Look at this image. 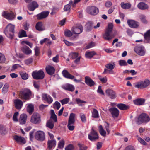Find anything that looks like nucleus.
I'll return each instance as SVG.
<instances>
[{
    "label": "nucleus",
    "mask_w": 150,
    "mask_h": 150,
    "mask_svg": "<svg viewBox=\"0 0 150 150\" xmlns=\"http://www.w3.org/2000/svg\"><path fill=\"white\" fill-rule=\"evenodd\" d=\"M14 28V25L9 24L4 30V32L6 35L10 39H12L13 38Z\"/></svg>",
    "instance_id": "1"
},
{
    "label": "nucleus",
    "mask_w": 150,
    "mask_h": 150,
    "mask_svg": "<svg viewBox=\"0 0 150 150\" xmlns=\"http://www.w3.org/2000/svg\"><path fill=\"white\" fill-rule=\"evenodd\" d=\"M31 94V92L30 90L25 89L20 92L19 96L22 99L26 100L29 98Z\"/></svg>",
    "instance_id": "2"
},
{
    "label": "nucleus",
    "mask_w": 150,
    "mask_h": 150,
    "mask_svg": "<svg viewBox=\"0 0 150 150\" xmlns=\"http://www.w3.org/2000/svg\"><path fill=\"white\" fill-rule=\"evenodd\" d=\"M150 120V118L146 113H142L138 118L137 123L138 124H141L143 123H147Z\"/></svg>",
    "instance_id": "3"
},
{
    "label": "nucleus",
    "mask_w": 150,
    "mask_h": 150,
    "mask_svg": "<svg viewBox=\"0 0 150 150\" xmlns=\"http://www.w3.org/2000/svg\"><path fill=\"white\" fill-rule=\"evenodd\" d=\"M33 78L35 79H42L45 77V74L42 70L35 71L32 73Z\"/></svg>",
    "instance_id": "4"
},
{
    "label": "nucleus",
    "mask_w": 150,
    "mask_h": 150,
    "mask_svg": "<svg viewBox=\"0 0 150 150\" xmlns=\"http://www.w3.org/2000/svg\"><path fill=\"white\" fill-rule=\"evenodd\" d=\"M30 122L34 124H38L41 122V116L39 114L35 112L31 116Z\"/></svg>",
    "instance_id": "5"
},
{
    "label": "nucleus",
    "mask_w": 150,
    "mask_h": 150,
    "mask_svg": "<svg viewBox=\"0 0 150 150\" xmlns=\"http://www.w3.org/2000/svg\"><path fill=\"white\" fill-rule=\"evenodd\" d=\"M150 84L149 80H145L144 81H142L137 83L135 86V87L140 89H143L146 87Z\"/></svg>",
    "instance_id": "6"
},
{
    "label": "nucleus",
    "mask_w": 150,
    "mask_h": 150,
    "mask_svg": "<svg viewBox=\"0 0 150 150\" xmlns=\"http://www.w3.org/2000/svg\"><path fill=\"white\" fill-rule=\"evenodd\" d=\"M115 66V64L114 63L112 64L109 63L105 65L106 67L108 69H105L104 73H109L110 74H114L115 73L113 70Z\"/></svg>",
    "instance_id": "7"
},
{
    "label": "nucleus",
    "mask_w": 150,
    "mask_h": 150,
    "mask_svg": "<svg viewBox=\"0 0 150 150\" xmlns=\"http://www.w3.org/2000/svg\"><path fill=\"white\" fill-rule=\"evenodd\" d=\"M35 137L37 140L43 141L45 139V134L41 131H38L36 132L35 134Z\"/></svg>",
    "instance_id": "8"
},
{
    "label": "nucleus",
    "mask_w": 150,
    "mask_h": 150,
    "mask_svg": "<svg viewBox=\"0 0 150 150\" xmlns=\"http://www.w3.org/2000/svg\"><path fill=\"white\" fill-rule=\"evenodd\" d=\"M89 139L91 141H95L99 138L97 133L92 128L90 133L88 135Z\"/></svg>",
    "instance_id": "9"
},
{
    "label": "nucleus",
    "mask_w": 150,
    "mask_h": 150,
    "mask_svg": "<svg viewBox=\"0 0 150 150\" xmlns=\"http://www.w3.org/2000/svg\"><path fill=\"white\" fill-rule=\"evenodd\" d=\"M72 32L75 34H79L81 33L83 30V27L80 24H76L72 29Z\"/></svg>",
    "instance_id": "10"
},
{
    "label": "nucleus",
    "mask_w": 150,
    "mask_h": 150,
    "mask_svg": "<svg viewBox=\"0 0 150 150\" xmlns=\"http://www.w3.org/2000/svg\"><path fill=\"white\" fill-rule=\"evenodd\" d=\"M87 11L88 13L92 15H96L99 12L98 9L93 6L88 7L87 8Z\"/></svg>",
    "instance_id": "11"
},
{
    "label": "nucleus",
    "mask_w": 150,
    "mask_h": 150,
    "mask_svg": "<svg viewBox=\"0 0 150 150\" xmlns=\"http://www.w3.org/2000/svg\"><path fill=\"white\" fill-rule=\"evenodd\" d=\"M134 50L136 53L140 56H144L145 54V51L143 47L141 46H136L134 48Z\"/></svg>",
    "instance_id": "12"
},
{
    "label": "nucleus",
    "mask_w": 150,
    "mask_h": 150,
    "mask_svg": "<svg viewBox=\"0 0 150 150\" xmlns=\"http://www.w3.org/2000/svg\"><path fill=\"white\" fill-rule=\"evenodd\" d=\"M2 16L4 18L9 20H12L15 18V15L13 13H8L6 11H4L2 13Z\"/></svg>",
    "instance_id": "13"
},
{
    "label": "nucleus",
    "mask_w": 150,
    "mask_h": 150,
    "mask_svg": "<svg viewBox=\"0 0 150 150\" xmlns=\"http://www.w3.org/2000/svg\"><path fill=\"white\" fill-rule=\"evenodd\" d=\"M113 27V24L111 23L108 24V27L105 30V35L104 37L105 39L112 32Z\"/></svg>",
    "instance_id": "14"
},
{
    "label": "nucleus",
    "mask_w": 150,
    "mask_h": 150,
    "mask_svg": "<svg viewBox=\"0 0 150 150\" xmlns=\"http://www.w3.org/2000/svg\"><path fill=\"white\" fill-rule=\"evenodd\" d=\"M109 110L113 117L116 118L118 116L119 112L117 108L112 107L110 108Z\"/></svg>",
    "instance_id": "15"
},
{
    "label": "nucleus",
    "mask_w": 150,
    "mask_h": 150,
    "mask_svg": "<svg viewBox=\"0 0 150 150\" xmlns=\"http://www.w3.org/2000/svg\"><path fill=\"white\" fill-rule=\"evenodd\" d=\"M49 13L48 11H44L36 15L38 19L41 20L47 17Z\"/></svg>",
    "instance_id": "16"
},
{
    "label": "nucleus",
    "mask_w": 150,
    "mask_h": 150,
    "mask_svg": "<svg viewBox=\"0 0 150 150\" xmlns=\"http://www.w3.org/2000/svg\"><path fill=\"white\" fill-rule=\"evenodd\" d=\"M105 94L112 99L115 98L116 97L115 92L112 89L108 88L105 91Z\"/></svg>",
    "instance_id": "17"
},
{
    "label": "nucleus",
    "mask_w": 150,
    "mask_h": 150,
    "mask_svg": "<svg viewBox=\"0 0 150 150\" xmlns=\"http://www.w3.org/2000/svg\"><path fill=\"white\" fill-rule=\"evenodd\" d=\"M127 23L130 27L134 28L138 27L139 24V22L133 20H128Z\"/></svg>",
    "instance_id": "18"
},
{
    "label": "nucleus",
    "mask_w": 150,
    "mask_h": 150,
    "mask_svg": "<svg viewBox=\"0 0 150 150\" xmlns=\"http://www.w3.org/2000/svg\"><path fill=\"white\" fill-rule=\"evenodd\" d=\"M39 5L37 2L33 1L30 3L28 6V8L30 11H33L35 9L38 7Z\"/></svg>",
    "instance_id": "19"
},
{
    "label": "nucleus",
    "mask_w": 150,
    "mask_h": 150,
    "mask_svg": "<svg viewBox=\"0 0 150 150\" xmlns=\"http://www.w3.org/2000/svg\"><path fill=\"white\" fill-rule=\"evenodd\" d=\"M63 89L68 90L69 91L73 92L75 89V87L74 86L70 84H67L62 87Z\"/></svg>",
    "instance_id": "20"
},
{
    "label": "nucleus",
    "mask_w": 150,
    "mask_h": 150,
    "mask_svg": "<svg viewBox=\"0 0 150 150\" xmlns=\"http://www.w3.org/2000/svg\"><path fill=\"white\" fill-rule=\"evenodd\" d=\"M62 74L64 77L67 79H73L75 78L74 76L71 75L66 70H63L62 71Z\"/></svg>",
    "instance_id": "21"
},
{
    "label": "nucleus",
    "mask_w": 150,
    "mask_h": 150,
    "mask_svg": "<svg viewBox=\"0 0 150 150\" xmlns=\"http://www.w3.org/2000/svg\"><path fill=\"white\" fill-rule=\"evenodd\" d=\"M16 108L18 109H20L23 105V102L21 100L19 99H16L14 101Z\"/></svg>",
    "instance_id": "22"
},
{
    "label": "nucleus",
    "mask_w": 150,
    "mask_h": 150,
    "mask_svg": "<svg viewBox=\"0 0 150 150\" xmlns=\"http://www.w3.org/2000/svg\"><path fill=\"white\" fill-rule=\"evenodd\" d=\"M45 69L49 75H52L54 73L55 69L52 66H48L46 67Z\"/></svg>",
    "instance_id": "23"
},
{
    "label": "nucleus",
    "mask_w": 150,
    "mask_h": 150,
    "mask_svg": "<svg viewBox=\"0 0 150 150\" xmlns=\"http://www.w3.org/2000/svg\"><path fill=\"white\" fill-rule=\"evenodd\" d=\"M27 118V115L25 114H22L20 115L19 119V122L21 124H25Z\"/></svg>",
    "instance_id": "24"
},
{
    "label": "nucleus",
    "mask_w": 150,
    "mask_h": 150,
    "mask_svg": "<svg viewBox=\"0 0 150 150\" xmlns=\"http://www.w3.org/2000/svg\"><path fill=\"white\" fill-rule=\"evenodd\" d=\"M14 139L18 143L24 144L25 143V139L21 136H15L14 137Z\"/></svg>",
    "instance_id": "25"
},
{
    "label": "nucleus",
    "mask_w": 150,
    "mask_h": 150,
    "mask_svg": "<svg viewBox=\"0 0 150 150\" xmlns=\"http://www.w3.org/2000/svg\"><path fill=\"white\" fill-rule=\"evenodd\" d=\"M22 52L26 55H29L32 53L31 50L27 46H24L21 48Z\"/></svg>",
    "instance_id": "26"
},
{
    "label": "nucleus",
    "mask_w": 150,
    "mask_h": 150,
    "mask_svg": "<svg viewBox=\"0 0 150 150\" xmlns=\"http://www.w3.org/2000/svg\"><path fill=\"white\" fill-rule=\"evenodd\" d=\"M36 30L39 31H42L45 29L42 22H39L37 23L35 26Z\"/></svg>",
    "instance_id": "27"
},
{
    "label": "nucleus",
    "mask_w": 150,
    "mask_h": 150,
    "mask_svg": "<svg viewBox=\"0 0 150 150\" xmlns=\"http://www.w3.org/2000/svg\"><path fill=\"white\" fill-rule=\"evenodd\" d=\"M85 82L90 86H92L94 85V82L89 77L86 76L85 77Z\"/></svg>",
    "instance_id": "28"
},
{
    "label": "nucleus",
    "mask_w": 150,
    "mask_h": 150,
    "mask_svg": "<svg viewBox=\"0 0 150 150\" xmlns=\"http://www.w3.org/2000/svg\"><path fill=\"white\" fill-rule=\"evenodd\" d=\"M137 7L139 9L141 10L147 9L149 8V6L147 4L142 2L139 3L137 5Z\"/></svg>",
    "instance_id": "29"
},
{
    "label": "nucleus",
    "mask_w": 150,
    "mask_h": 150,
    "mask_svg": "<svg viewBox=\"0 0 150 150\" xmlns=\"http://www.w3.org/2000/svg\"><path fill=\"white\" fill-rule=\"evenodd\" d=\"M75 114L73 113H71L69 116L68 124H74L75 121Z\"/></svg>",
    "instance_id": "30"
},
{
    "label": "nucleus",
    "mask_w": 150,
    "mask_h": 150,
    "mask_svg": "<svg viewBox=\"0 0 150 150\" xmlns=\"http://www.w3.org/2000/svg\"><path fill=\"white\" fill-rule=\"evenodd\" d=\"M145 100L142 98H137L133 100V102L134 104L137 105H143Z\"/></svg>",
    "instance_id": "31"
},
{
    "label": "nucleus",
    "mask_w": 150,
    "mask_h": 150,
    "mask_svg": "<svg viewBox=\"0 0 150 150\" xmlns=\"http://www.w3.org/2000/svg\"><path fill=\"white\" fill-rule=\"evenodd\" d=\"M56 144V141L55 140H49L48 141V148L51 149Z\"/></svg>",
    "instance_id": "32"
},
{
    "label": "nucleus",
    "mask_w": 150,
    "mask_h": 150,
    "mask_svg": "<svg viewBox=\"0 0 150 150\" xmlns=\"http://www.w3.org/2000/svg\"><path fill=\"white\" fill-rule=\"evenodd\" d=\"M117 35L118 33L117 31L116 30L114 31L113 33L112 34H111V33H110L109 35V36L106 38L105 40L108 41H110L115 37V36Z\"/></svg>",
    "instance_id": "33"
},
{
    "label": "nucleus",
    "mask_w": 150,
    "mask_h": 150,
    "mask_svg": "<svg viewBox=\"0 0 150 150\" xmlns=\"http://www.w3.org/2000/svg\"><path fill=\"white\" fill-rule=\"evenodd\" d=\"M51 115L50 118L52 120L55 122H57V116L55 115L54 111L53 110H51L50 111Z\"/></svg>",
    "instance_id": "34"
},
{
    "label": "nucleus",
    "mask_w": 150,
    "mask_h": 150,
    "mask_svg": "<svg viewBox=\"0 0 150 150\" xmlns=\"http://www.w3.org/2000/svg\"><path fill=\"white\" fill-rule=\"evenodd\" d=\"M120 5L121 7L125 9H129L131 6V4L129 3H124V2H122L121 3Z\"/></svg>",
    "instance_id": "35"
},
{
    "label": "nucleus",
    "mask_w": 150,
    "mask_h": 150,
    "mask_svg": "<svg viewBox=\"0 0 150 150\" xmlns=\"http://www.w3.org/2000/svg\"><path fill=\"white\" fill-rule=\"evenodd\" d=\"M96 54L94 51H87L86 53L85 56L87 58H91Z\"/></svg>",
    "instance_id": "36"
},
{
    "label": "nucleus",
    "mask_w": 150,
    "mask_h": 150,
    "mask_svg": "<svg viewBox=\"0 0 150 150\" xmlns=\"http://www.w3.org/2000/svg\"><path fill=\"white\" fill-rule=\"evenodd\" d=\"M117 107L121 110H125L128 109L129 107L128 106L124 104H118L117 105Z\"/></svg>",
    "instance_id": "37"
},
{
    "label": "nucleus",
    "mask_w": 150,
    "mask_h": 150,
    "mask_svg": "<svg viewBox=\"0 0 150 150\" xmlns=\"http://www.w3.org/2000/svg\"><path fill=\"white\" fill-rule=\"evenodd\" d=\"M27 111L30 114H31L34 111L33 105L31 104H28L27 108Z\"/></svg>",
    "instance_id": "38"
},
{
    "label": "nucleus",
    "mask_w": 150,
    "mask_h": 150,
    "mask_svg": "<svg viewBox=\"0 0 150 150\" xmlns=\"http://www.w3.org/2000/svg\"><path fill=\"white\" fill-rule=\"evenodd\" d=\"M46 126L51 129H52L54 127V123L52 121L50 120L47 121L46 124Z\"/></svg>",
    "instance_id": "39"
},
{
    "label": "nucleus",
    "mask_w": 150,
    "mask_h": 150,
    "mask_svg": "<svg viewBox=\"0 0 150 150\" xmlns=\"http://www.w3.org/2000/svg\"><path fill=\"white\" fill-rule=\"evenodd\" d=\"M144 37L145 39L147 40H150V29L148 30L144 34Z\"/></svg>",
    "instance_id": "40"
},
{
    "label": "nucleus",
    "mask_w": 150,
    "mask_h": 150,
    "mask_svg": "<svg viewBox=\"0 0 150 150\" xmlns=\"http://www.w3.org/2000/svg\"><path fill=\"white\" fill-rule=\"evenodd\" d=\"M69 57L72 59H74L78 57V54L76 52L71 53L69 55Z\"/></svg>",
    "instance_id": "41"
},
{
    "label": "nucleus",
    "mask_w": 150,
    "mask_h": 150,
    "mask_svg": "<svg viewBox=\"0 0 150 150\" xmlns=\"http://www.w3.org/2000/svg\"><path fill=\"white\" fill-rule=\"evenodd\" d=\"M6 133V128L2 125H0V133L2 135H4Z\"/></svg>",
    "instance_id": "42"
},
{
    "label": "nucleus",
    "mask_w": 150,
    "mask_h": 150,
    "mask_svg": "<svg viewBox=\"0 0 150 150\" xmlns=\"http://www.w3.org/2000/svg\"><path fill=\"white\" fill-rule=\"evenodd\" d=\"M65 142L64 140H61L58 143V147L59 149L63 148Z\"/></svg>",
    "instance_id": "43"
},
{
    "label": "nucleus",
    "mask_w": 150,
    "mask_h": 150,
    "mask_svg": "<svg viewBox=\"0 0 150 150\" xmlns=\"http://www.w3.org/2000/svg\"><path fill=\"white\" fill-rule=\"evenodd\" d=\"M104 125L105 126V128L107 132V134H108L110 132V130L109 129V124L108 122H104Z\"/></svg>",
    "instance_id": "44"
},
{
    "label": "nucleus",
    "mask_w": 150,
    "mask_h": 150,
    "mask_svg": "<svg viewBox=\"0 0 150 150\" xmlns=\"http://www.w3.org/2000/svg\"><path fill=\"white\" fill-rule=\"evenodd\" d=\"M92 117L95 118L98 117V112L96 109H93L92 112Z\"/></svg>",
    "instance_id": "45"
},
{
    "label": "nucleus",
    "mask_w": 150,
    "mask_h": 150,
    "mask_svg": "<svg viewBox=\"0 0 150 150\" xmlns=\"http://www.w3.org/2000/svg\"><path fill=\"white\" fill-rule=\"evenodd\" d=\"M139 18L142 22L144 23H147V21L146 19L145 16L144 15L141 14L139 16Z\"/></svg>",
    "instance_id": "46"
},
{
    "label": "nucleus",
    "mask_w": 150,
    "mask_h": 150,
    "mask_svg": "<svg viewBox=\"0 0 150 150\" xmlns=\"http://www.w3.org/2000/svg\"><path fill=\"white\" fill-rule=\"evenodd\" d=\"M20 75L22 79L25 80L28 78V75L26 73L21 72Z\"/></svg>",
    "instance_id": "47"
},
{
    "label": "nucleus",
    "mask_w": 150,
    "mask_h": 150,
    "mask_svg": "<svg viewBox=\"0 0 150 150\" xmlns=\"http://www.w3.org/2000/svg\"><path fill=\"white\" fill-rule=\"evenodd\" d=\"M60 107V104L58 102L56 101L53 105V107L54 109L58 110Z\"/></svg>",
    "instance_id": "48"
},
{
    "label": "nucleus",
    "mask_w": 150,
    "mask_h": 150,
    "mask_svg": "<svg viewBox=\"0 0 150 150\" xmlns=\"http://www.w3.org/2000/svg\"><path fill=\"white\" fill-rule=\"evenodd\" d=\"M76 101L79 106H82V105L81 104L82 103H86V101L81 100L79 98H76Z\"/></svg>",
    "instance_id": "49"
},
{
    "label": "nucleus",
    "mask_w": 150,
    "mask_h": 150,
    "mask_svg": "<svg viewBox=\"0 0 150 150\" xmlns=\"http://www.w3.org/2000/svg\"><path fill=\"white\" fill-rule=\"evenodd\" d=\"M27 36L26 32L24 30H22L21 32L19 33V37L20 38L26 37Z\"/></svg>",
    "instance_id": "50"
},
{
    "label": "nucleus",
    "mask_w": 150,
    "mask_h": 150,
    "mask_svg": "<svg viewBox=\"0 0 150 150\" xmlns=\"http://www.w3.org/2000/svg\"><path fill=\"white\" fill-rule=\"evenodd\" d=\"M64 34L66 36L69 37L71 36L72 34L71 31L67 30L65 31Z\"/></svg>",
    "instance_id": "51"
},
{
    "label": "nucleus",
    "mask_w": 150,
    "mask_h": 150,
    "mask_svg": "<svg viewBox=\"0 0 150 150\" xmlns=\"http://www.w3.org/2000/svg\"><path fill=\"white\" fill-rule=\"evenodd\" d=\"M33 61V59L32 58H30L25 60V63L26 64L28 65L32 63Z\"/></svg>",
    "instance_id": "52"
},
{
    "label": "nucleus",
    "mask_w": 150,
    "mask_h": 150,
    "mask_svg": "<svg viewBox=\"0 0 150 150\" xmlns=\"http://www.w3.org/2000/svg\"><path fill=\"white\" fill-rule=\"evenodd\" d=\"M119 64L120 66H125L127 65V64L125 60H121L119 61Z\"/></svg>",
    "instance_id": "53"
},
{
    "label": "nucleus",
    "mask_w": 150,
    "mask_h": 150,
    "mask_svg": "<svg viewBox=\"0 0 150 150\" xmlns=\"http://www.w3.org/2000/svg\"><path fill=\"white\" fill-rule=\"evenodd\" d=\"M19 113L18 112H16L14 114L13 117V121L16 122H17L18 121V120L17 117Z\"/></svg>",
    "instance_id": "54"
},
{
    "label": "nucleus",
    "mask_w": 150,
    "mask_h": 150,
    "mask_svg": "<svg viewBox=\"0 0 150 150\" xmlns=\"http://www.w3.org/2000/svg\"><path fill=\"white\" fill-rule=\"evenodd\" d=\"M69 101V99L67 98L60 101L62 105L67 103Z\"/></svg>",
    "instance_id": "55"
},
{
    "label": "nucleus",
    "mask_w": 150,
    "mask_h": 150,
    "mask_svg": "<svg viewBox=\"0 0 150 150\" xmlns=\"http://www.w3.org/2000/svg\"><path fill=\"white\" fill-rule=\"evenodd\" d=\"M8 90V84H6L4 85L2 89L4 93H6Z\"/></svg>",
    "instance_id": "56"
},
{
    "label": "nucleus",
    "mask_w": 150,
    "mask_h": 150,
    "mask_svg": "<svg viewBox=\"0 0 150 150\" xmlns=\"http://www.w3.org/2000/svg\"><path fill=\"white\" fill-rule=\"evenodd\" d=\"M138 140L142 144L145 145L147 144L146 142L144 140L140 137L138 138Z\"/></svg>",
    "instance_id": "57"
},
{
    "label": "nucleus",
    "mask_w": 150,
    "mask_h": 150,
    "mask_svg": "<svg viewBox=\"0 0 150 150\" xmlns=\"http://www.w3.org/2000/svg\"><path fill=\"white\" fill-rule=\"evenodd\" d=\"M112 4L110 1H107L105 2V6L108 8L110 7L112 5Z\"/></svg>",
    "instance_id": "58"
},
{
    "label": "nucleus",
    "mask_w": 150,
    "mask_h": 150,
    "mask_svg": "<svg viewBox=\"0 0 150 150\" xmlns=\"http://www.w3.org/2000/svg\"><path fill=\"white\" fill-rule=\"evenodd\" d=\"M5 60V58L4 55L0 53V63L4 62Z\"/></svg>",
    "instance_id": "59"
},
{
    "label": "nucleus",
    "mask_w": 150,
    "mask_h": 150,
    "mask_svg": "<svg viewBox=\"0 0 150 150\" xmlns=\"http://www.w3.org/2000/svg\"><path fill=\"white\" fill-rule=\"evenodd\" d=\"M65 150H73L74 147L72 144H69L65 148Z\"/></svg>",
    "instance_id": "60"
},
{
    "label": "nucleus",
    "mask_w": 150,
    "mask_h": 150,
    "mask_svg": "<svg viewBox=\"0 0 150 150\" xmlns=\"http://www.w3.org/2000/svg\"><path fill=\"white\" fill-rule=\"evenodd\" d=\"M81 119L83 122H85L86 121V118L84 114H82L80 115Z\"/></svg>",
    "instance_id": "61"
},
{
    "label": "nucleus",
    "mask_w": 150,
    "mask_h": 150,
    "mask_svg": "<svg viewBox=\"0 0 150 150\" xmlns=\"http://www.w3.org/2000/svg\"><path fill=\"white\" fill-rule=\"evenodd\" d=\"M63 41L65 43V44L67 46H71L74 45L73 43L69 42L65 40H64Z\"/></svg>",
    "instance_id": "62"
},
{
    "label": "nucleus",
    "mask_w": 150,
    "mask_h": 150,
    "mask_svg": "<svg viewBox=\"0 0 150 150\" xmlns=\"http://www.w3.org/2000/svg\"><path fill=\"white\" fill-rule=\"evenodd\" d=\"M78 145L80 148V150H86L87 149L86 146L81 144H79Z\"/></svg>",
    "instance_id": "63"
},
{
    "label": "nucleus",
    "mask_w": 150,
    "mask_h": 150,
    "mask_svg": "<svg viewBox=\"0 0 150 150\" xmlns=\"http://www.w3.org/2000/svg\"><path fill=\"white\" fill-rule=\"evenodd\" d=\"M49 96V95H48L47 94H42V99L46 101Z\"/></svg>",
    "instance_id": "64"
}]
</instances>
